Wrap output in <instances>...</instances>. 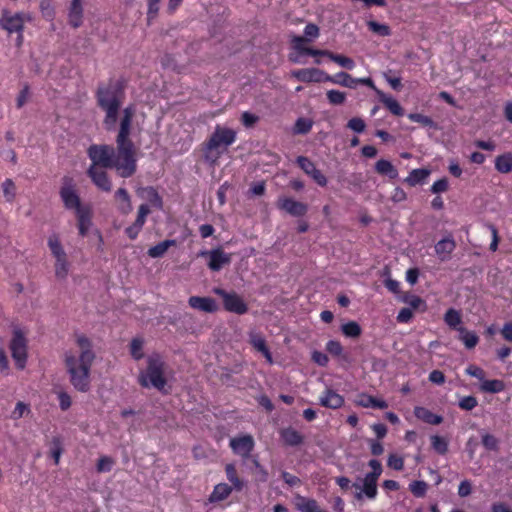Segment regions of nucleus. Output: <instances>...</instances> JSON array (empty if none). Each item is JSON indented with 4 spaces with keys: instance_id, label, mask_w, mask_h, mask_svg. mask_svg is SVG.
Returning a JSON list of instances; mask_svg holds the SVG:
<instances>
[{
    "instance_id": "obj_63",
    "label": "nucleus",
    "mask_w": 512,
    "mask_h": 512,
    "mask_svg": "<svg viewBox=\"0 0 512 512\" xmlns=\"http://www.w3.org/2000/svg\"><path fill=\"white\" fill-rule=\"evenodd\" d=\"M387 465L396 471H400L404 468V459L397 454H390Z\"/></svg>"
},
{
    "instance_id": "obj_31",
    "label": "nucleus",
    "mask_w": 512,
    "mask_h": 512,
    "mask_svg": "<svg viewBox=\"0 0 512 512\" xmlns=\"http://www.w3.org/2000/svg\"><path fill=\"white\" fill-rule=\"evenodd\" d=\"M459 340L463 342L467 349H473L479 342V337L474 331H469L465 327L459 329Z\"/></svg>"
},
{
    "instance_id": "obj_50",
    "label": "nucleus",
    "mask_w": 512,
    "mask_h": 512,
    "mask_svg": "<svg viewBox=\"0 0 512 512\" xmlns=\"http://www.w3.org/2000/svg\"><path fill=\"white\" fill-rule=\"evenodd\" d=\"M41 14L46 20L52 21L55 17V9L52 0H41L39 5Z\"/></svg>"
},
{
    "instance_id": "obj_10",
    "label": "nucleus",
    "mask_w": 512,
    "mask_h": 512,
    "mask_svg": "<svg viewBox=\"0 0 512 512\" xmlns=\"http://www.w3.org/2000/svg\"><path fill=\"white\" fill-rule=\"evenodd\" d=\"M59 195L67 210H73L76 213L79 209L86 207V205H82L81 203L80 196L77 193V189L72 178H63V185L60 188Z\"/></svg>"
},
{
    "instance_id": "obj_3",
    "label": "nucleus",
    "mask_w": 512,
    "mask_h": 512,
    "mask_svg": "<svg viewBox=\"0 0 512 512\" xmlns=\"http://www.w3.org/2000/svg\"><path fill=\"white\" fill-rule=\"evenodd\" d=\"M98 107L105 112L103 125L110 131L116 127L118 114L125 98V86L122 81L109 79L107 83H100L96 90Z\"/></svg>"
},
{
    "instance_id": "obj_27",
    "label": "nucleus",
    "mask_w": 512,
    "mask_h": 512,
    "mask_svg": "<svg viewBox=\"0 0 512 512\" xmlns=\"http://www.w3.org/2000/svg\"><path fill=\"white\" fill-rule=\"evenodd\" d=\"M233 489L234 488L227 483H219L215 485L209 496V502L218 503L226 500L231 495Z\"/></svg>"
},
{
    "instance_id": "obj_24",
    "label": "nucleus",
    "mask_w": 512,
    "mask_h": 512,
    "mask_svg": "<svg viewBox=\"0 0 512 512\" xmlns=\"http://www.w3.org/2000/svg\"><path fill=\"white\" fill-rule=\"evenodd\" d=\"M326 82L347 87L350 89H355L357 87L356 78H353L350 74L343 71L338 72L334 75L328 74V76L326 77Z\"/></svg>"
},
{
    "instance_id": "obj_48",
    "label": "nucleus",
    "mask_w": 512,
    "mask_h": 512,
    "mask_svg": "<svg viewBox=\"0 0 512 512\" xmlns=\"http://www.w3.org/2000/svg\"><path fill=\"white\" fill-rule=\"evenodd\" d=\"M367 26L370 31L376 33L380 36H389L391 34V29L387 24L378 23L376 21H368Z\"/></svg>"
},
{
    "instance_id": "obj_55",
    "label": "nucleus",
    "mask_w": 512,
    "mask_h": 512,
    "mask_svg": "<svg viewBox=\"0 0 512 512\" xmlns=\"http://www.w3.org/2000/svg\"><path fill=\"white\" fill-rule=\"evenodd\" d=\"M478 405V400L475 396H464L462 397L459 402L458 406L460 409L464 411H471Z\"/></svg>"
},
{
    "instance_id": "obj_14",
    "label": "nucleus",
    "mask_w": 512,
    "mask_h": 512,
    "mask_svg": "<svg viewBox=\"0 0 512 512\" xmlns=\"http://www.w3.org/2000/svg\"><path fill=\"white\" fill-rule=\"evenodd\" d=\"M292 76L295 77L297 80L304 82V83H310V82H326V77L328 74L320 69L317 68H303L294 70L292 72Z\"/></svg>"
},
{
    "instance_id": "obj_22",
    "label": "nucleus",
    "mask_w": 512,
    "mask_h": 512,
    "mask_svg": "<svg viewBox=\"0 0 512 512\" xmlns=\"http://www.w3.org/2000/svg\"><path fill=\"white\" fill-rule=\"evenodd\" d=\"M249 342L252 347L260 352L269 364L273 363L272 354L266 344L265 338L259 333L250 334Z\"/></svg>"
},
{
    "instance_id": "obj_36",
    "label": "nucleus",
    "mask_w": 512,
    "mask_h": 512,
    "mask_svg": "<svg viewBox=\"0 0 512 512\" xmlns=\"http://www.w3.org/2000/svg\"><path fill=\"white\" fill-rule=\"evenodd\" d=\"M430 175V170L425 168L413 169L409 176L405 179L406 183L410 186H416L417 184H421L425 181V179Z\"/></svg>"
},
{
    "instance_id": "obj_44",
    "label": "nucleus",
    "mask_w": 512,
    "mask_h": 512,
    "mask_svg": "<svg viewBox=\"0 0 512 512\" xmlns=\"http://www.w3.org/2000/svg\"><path fill=\"white\" fill-rule=\"evenodd\" d=\"M410 492L417 498H422L426 495L428 484L422 480H416L409 484Z\"/></svg>"
},
{
    "instance_id": "obj_6",
    "label": "nucleus",
    "mask_w": 512,
    "mask_h": 512,
    "mask_svg": "<svg viewBox=\"0 0 512 512\" xmlns=\"http://www.w3.org/2000/svg\"><path fill=\"white\" fill-rule=\"evenodd\" d=\"M134 116L135 107L133 105H128L122 110L115 142L117 149H120L121 152L137 157V147L130 138Z\"/></svg>"
},
{
    "instance_id": "obj_38",
    "label": "nucleus",
    "mask_w": 512,
    "mask_h": 512,
    "mask_svg": "<svg viewBox=\"0 0 512 512\" xmlns=\"http://www.w3.org/2000/svg\"><path fill=\"white\" fill-rule=\"evenodd\" d=\"M432 449L439 455H445L448 452L449 442L445 437L432 435L430 437Z\"/></svg>"
},
{
    "instance_id": "obj_9",
    "label": "nucleus",
    "mask_w": 512,
    "mask_h": 512,
    "mask_svg": "<svg viewBox=\"0 0 512 512\" xmlns=\"http://www.w3.org/2000/svg\"><path fill=\"white\" fill-rule=\"evenodd\" d=\"M213 293L222 298L223 307L227 312L243 315L248 312V305L235 291H226L223 288H213Z\"/></svg>"
},
{
    "instance_id": "obj_51",
    "label": "nucleus",
    "mask_w": 512,
    "mask_h": 512,
    "mask_svg": "<svg viewBox=\"0 0 512 512\" xmlns=\"http://www.w3.org/2000/svg\"><path fill=\"white\" fill-rule=\"evenodd\" d=\"M313 123L306 118H298L294 125V132L296 134H307L312 129Z\"/></svg>"
},
{
    "instance_id": "obj_7",
    "label": "nucleus",
    "mask_w": 512,
    "mask_h": 512,
    "mask_svg": "<svg viewBox=\"0 0 512 512\" xmlns=\"http://www.w3.org/2000/svg\"><path fill=\"white\" fill-rule=\"evenodd\" d=\"M9 349L15 361L16 368L23 370L26 367L28 359V341L20 328L13 330Z\"/></svg>"
},
{
    "instance_id": "obj_33",
    "label": "nucleus",
    "mask_w": 512,
    "mask_h": 512,
    "mask_svg": "<svg viewBox=\"0 0 512 512\" xmlns=\"http://www.w3.org/2000/svg\"><path fill=\"white\" fill-rule=\"evenodd\" d=\"M115 198L121 202L119 210L123 214H129L132 211L131 198L128 191L125 188H119L115 192Z\"/></svg>"
},
{
    "instance_id": "obj_60",
    "label": "nucleus",
    "mask_w": 512,
    "mask_h": 512,
    "mask_svg": "<svg viewBox=\"0 0 512 512\" xmlns=\"http://www.w3.org/2000/svg\"><path fill=\"white\" fill-rule=\"evenodd\" d=\"M391 73H392V71L389 70L388 72H385L383 74V77L393 90L400 91L403 88V85L401 83V78L392 76Z\"/></svg>"
},
{
    "instance_id": "obj_41",
    "label": "nucleus",
    "mask_w": 512,
    "mask_h": 512,
    "mask_svg": "<svg viewBox=\"0 0 512 512\" xmlns=\"http://www.w3.org/2000/svg\"><path fill=\"white\" fill-rule=\"evenodd\" d=\"M341 331L346 337L357 338L361 335L362 329L355 321H349L341 326Z\"/></svg>"
},
{
    "instance_id": "obj_32",
    "label": "nucleus",
    "mask_w": 512,
    "mask_h": 512,
    "mask_svg": "<svg viewBox=\"0 0 512 512\" xmlns=\"http://www.w3.org/2000/svg\"><path fill=\"white\" fill-rule=\"evenodd\" d=\"M225 473L234 490L241 491L244 487V482L239 478L235 465L232 463L227 464L225 466Z\"/></svg>"
},
{
    "instance_id": "obj_47",
    "label": "nucleus",
    "mask_w": 512,
    "mask_h": 512,
    "mask_svg": "<svg viewBox=\"0 0 512 512\" xmlns=\"http://www.w3.org/2000/svg\"><path fill=\"white\" fill-rule=\"evenodd\" d=\"M369 467L371 468V471L368 472L365 477L371 480L378 481L379 477L381 476L383 472L382 464L377 459H371L368 462Z\"/></svg>"
},
{
    "instance_id": "obj_39",
    "label": "nucleus",
    "mask_w": 512,
    "mask_h": 512,
    "mask_svg": "<svg viewBox=\"0 0 512 512\" xmlns=\"http://www.w3.org/2000/svg\"><path fill=\"white\" fill-rule=\"evenodd\" d=\"M403 301L407 303L412 310H420L421 312L427 310V304L420 296L407 295L404 297Z\"/></svg>"
},
{
    "instance_id": "obj_28",
    "label": "nucleus",
    "mask_w": 512,
    "mask_h": 512,
    "mask_svg": "<svg viewBox=\"0 0 512 512\" xmlns=\"http://www.w3.org/2000/svg\"><path fill=\"white\" fill-rule=\"evenodd\" d=\"M445 324L452 330L459 331L462 326V314L460 310L449 308L443 317Z\"/></svg>"
},
{
    "instance_id": "obj_4",
    "label": "nucleus",
    "mask_w": 512,
    "mask_h": 512,
    "mask_svg": "<svg viewBox=\"0 0 512 512\" xmlns=\"http://www.w3.org/2000/svg\"><path fill=\"white\" fill-rule=\"evenodd\" d=\"M168 368L167 362L160 353L153 352L149 354L146 358V368L141 370L138 375L139 385L142 388H155L162 393H166Z\"/></svg>"
},
{
    "instance_id": "obj_25",
    "label": "nucleus",
    "mask_w": 512,
    "mask_h": 512,
    "mask_svg": "<svg viewBox=\"0 0 512 512\" xmlns=\"http://www.w3.org/2000/svg\"><path fill=\"white\" fill-rule=\"evenodd\" d=\"M379 101L395 116L401 117L404 115V109L399 102L392 96L387 95L383 91H377Z\"/></svg>"
},
{
    "instance_id": "obj_45",
    "label": "nucleus",
    "mask_w": 512,
    "mask_h": 512,
    "mask_svg": "<svg viewBox=\"0 0 512 512\" xmlns=\"http://www.w3.org/2000/svg\"><path fill=\"white\" fill-rule=\"evenodd\" d=\"M143 191L146 193V198L148 201L156 208L161 209L163 206V201L161 196L159 195L158 191L152 187H146L143 189Z\"/></svg>"
},
{
    "instance_id": "obj_11",
    "label": "nucleus",
    "mask_w": 512,
    "mask_h": 512,
    "mask_svg": "<svg viewBox=\"0 0 512 512\" xmlns=\"http://www.w3.org/2000/svg\"><path fill=\"white\" fill-rule=\"evenodd\" d=\"M229 446L233 453L247 459L250 457L251 452L254 450L255 441L250 434H244L230 439Z\"/></svg>"
},
{
    "instance_id": "obj_62",
    "label": "nucleus",
    "mask_w": 512,
    "mask_h": 512,
    "mask_svg": "<svg viewBox=\"0 0 512 512\" xmlns=\"http://www.w3.org/2000/svg\"><path fill=\"white\" fill-rule=\"evenodd\" d=\"M408 118L412 122L419 123L423 126H432L433 125V120L431 117L420 114V113H410L408 115Z\"/></svg>"
},
{
    "instance_id": "obj_61",
    "label": "nucleus",
    "mask_w": 512,
    "mask_h": 512,
    "mask_svg": "<svg viewBox=\"0 0 512 512\" xmlns=\"http://www.w3.org/2000/svg\"><path fill=\"white\" fill-rule=\"evenodd\" d=\"M113 463L114 462H113L112 458H110L108 456H102L97 461V465H96L97 471L99 473L109 472L112 469Z\"/></svg>"
},
{
    "instance_id": "obj_18",
    "label": "nucleus",
    "mask_w": 512,
    "mask_h": 512,
    "mask_svg": "<svg viewBox=\"0 0 512 512\" xmlns=\"http://www.w3.org/2000/svg\"><path fill=\"white\" fill-rule=\"evenodd\" d=\"M188 304L191 308L206 313H214L218 310L216 301L211 297L191 296Z\"/></svg>"
},
{
    "instance_id": "obj_46",
    "label": "nucleus",
    "mask_w": 512,
    "mask_h": 512,
    "mask_svg": "<svg viewBox=\"0 0 512 512\" xmlns=\"http://www.w3.org/2000/svg\"><path fill=\"white\" fill-rule=\"evenodd\" d=\"M3 195L7 202H13L16 197V185L12 179L7 178L2 183Z\"/></svg>"
},
{
    "instance_id": "obj_64",
    "label": "nucleus",
    "mask_w": 512,
    "mask_h": 512,
    "mask_svg": "<svg viewBox=\"0 0 512 512\" xmlns=\"http://www.w3.org/2000/svg\"><path fill=\"white\" fill-rule=\"evenodd\" d=\"M29 411H30L29 406L27 404H25L24 402L19 401L16 403V406L11 413V418L13 420H18V419L22 418L24 416V414L28 413Z\"/></svg>"
},
{
    "instance_id": "obj_49",
    "label": "nucleus",
    "mask_w": 512,
    "mask_h": 512,
    "mask_svg": "<svg viewBox=\"0 0 512 512\" xmlns=\"http://www.w3.org/2000/svg\"><path fill=\"white\" fill-rule=\"evenodd\" d=\"M326 97L331 105H342L346 101V93L339 90H328Z\"/></svg>"
},
{
    "instance_id": "obj_19",
    "label": "nucleus",
    "mask_w": 512,
    "mask_h": 512,
    "mask_svg": "<svg viewBox=\"0 0 512 512\" xmlns=\"http://www.w3.org/2000/svg\"><path fill=\"white\" fill-rule=\"evenodd\" d=\"M435 253L440 261L444 262L450 259L452 252L456 248V242L451 235L444 237L435 244Z\"/></svg>"
},
{
    "instance_id": "obj_1",
    "label": "nucleus",
    "mask_w": 512,
    "mask_h": 512,
    "mask_svg": "<svg viewBox=\"0 0 512 512\" xmlns=\"http://www.w3.org/2000/svg\"><path fill=\"white\" fill-rule=\"evenodd\" d=\"M76 343L80 349L79 355L71 352L65 355V365L73 387L80 392L90 389V370L95 359L92 343L85 335H78Z\"/></svg>"
},
{
    "instance_id": "obj_37",
    "label": "nucleus",
    "mask_w": 512,
    "mask_h": 512,
    "mask_svg": "<svg viewBox=\"0 0 512 512\" xmlns=\"http://www.w3.org/2000/svg\"><path fill=\"white\" fill-rule=\"evenodd\" d=\"M505 389V383L499 379L485 380L481 383L480 390L485 393H500Z\"/></svg>"
},
{
    "instance_id": "obj_56",
    "label": "nucleus",
    "mask_w": 512,
    "mask_h": 512,
    "mask_svg": "<svg viewBox=\"0 0 512 512\" xmlns=\"http://www.w3.org/2000/svg\"><path fill=\"white\" fill-rule=\"evenodd\" d=\"M482 445L490 451H497L499 449L498 439L491 434H485L481 439Z\"/></svg>"
},
{
    "instance_id": "obj_57",
    "label": "nucleus",
    "mask_w": 512,
    "mask_h": 512,
    "mask_svg": "<svg viewBox=\"0 0 512 512\" xmlns=\"http://www.w3.org/2000/svg\"><path fill=\"white\" fill-rule=\"evenodd\" d=\"M347 128L350 130L356 132V133H362L365 131L366 123L365 121L360 117H353L347 122Z\"/></svg>"
},
{
    "instance_id": "obj_21",
    "label": "nucleus",
    "mask_w": 512,
    "mask_h": 512,
    "mask_svg": "<svg viewBox=\"0 0 512 512\" xmlns=\"http://www.w3.org/2000/svg\"><path fill=\"white\" fill-rule=\"evenodd\" d=\"M279 434L280 439L286 446L295 447L304 442V436L292 427L281 429Z\"/></svg>"
},
{
    "instance_id": "obj_35",
    "label": "nucleus",
    "mask_w": 512,
    "mask_h": 512,
    "mask_svg": "<svg viewBox=\"0 0 512 512\" xmlns=\"http://www.w3.org/2000/svg\"><path fill=\"white\" fill-rule=\"evenodd\" d=\"M48 247L55 260L67 258L66 252L57 235H52L48 238Z\"/></svg>"
},
{
    "instance_id": "obj_26",
    "label": "nucleus",
    "mask_w": 512,
    "mask_h": 512,
    "mask_svg": "<svg viewBox=\"0 0 512 512\" xmlns=\"http://www.w3.org/2000/svg\"><path fill=\"white\" fill-rule=\"evenodd\" d=\"M69 24L78 28L82 25L83 22V7L82 0H72L69 8Z\"/></svg>"
},
{
    "instance_id": "obj_53",
    "label": "nucleus",
    "mask_w": 512,
    "mask_h": 512,
    "mask_svg": "<svg viewBox=\"0 0 512 512\" xmlns=\"http://www.w3.org/2000/svg\"><path fill=\"white\" fill-rule=\"evenodd\" d=\"M296 163L308 176H310L313 171L317 169L315 164L306 156H298Z\"/></svg>"
},
{
    "instance_id": "obj_13",
    "label": "nucleus",
    "mask_w": 512,
    "mask_h": 512,
    "mask_svg": "<svg viewBox=\"0 0 512 512\" xmlns=\"http://www.w3.org/2000/svg\"><path fill=\"white\" fill-rule=\"evenodd\" d=\"M277 207L295 217L304 216L308 211V206L306 204L296 201L290 197L280 198L277 202Z\"/></svg>"
},
{
    "instance_id": "obj_30",
    "label": "nucleus",
    "mask_w": 512,
    "mask_h": 512,
    "mask_svg": "<svg viewBox=\"0 0 512 512\" xmlns=\"http://www.w3.org/2000/svg\"><path fill=\"white\" fill-rule=\"evenodd\" d=\"M176 245V240L167 239L162 242H159L155 246H152L148 249L147 254L151 258H160L164 256V254L168 251V249L172 246Z\"/></svg>"
},
{
    "instance_id": "obj_54",
    "label": "nucleus",
    "mask_w": 512,
    "mask_h": 512,
    "mask_svg": "<svg viewBox=\"0 0 512 512\" xmlns=\"http://www.w3.org/2000/svg\"><path fill=\"white\" fill-rule=\"evenodd\" d=\"M161 0H147V22L148 25L157 17Z\"/></svg>"
},
{
    "instance_id": "obj_52",
    "label": "nucleus",
    "mask_w": 512,
    "mask_h": 512,
    "mask_svg": "<svg viewBox=\"0 0 512 512\" xmlns=\"http://www.w3.org/2000/svg\"><path fill=\"white\" fill-rule=\"evenodd\" d=\"M69 272V263L67 258H63L55 261V275L59 279L67 277Z\"/></svg>"
},
{
    "instance_id": "obj_43",
    "label": "nucleus",
    "mask_w": 512,
    "mask_h": 512,
    "mask_svg": "<svg viewBox=\"0 0 512 512\" xmlns=\"http://www.w3.org/2000/svg\"><path fill=\"white\" fill-rule=\"evenodd\" d=\"M377 482L375 480L368 479L364 477L363 479V487H362V493L368 498V499H375L378 494L377 489Z\"/></svg>"
},
{
    "instance_id": "obj_2",
    "label": "nucleus",
    "mask_w": 512,
    "mask_h": 512,
    "mask_svg": "<svg viewBox=\"0 0 512 512\" xmlns=\"http://www.w3.org/2000/svg\"><path fill=\"white\" fill-rule=\"evenodd\" d=\"M87 155L92 162L90 166L115 169L122 178H130L137 171V157L126 155L111 145L92 144Z\"/></svg>"
},
{
    "instance_id": "obj_29",
    "label": "nucleus",
    "mask_w": 512,
    "mask_h": 512,
    "mask_svg": "<svg viewBox=\"0 0 512 512\" xmlns=\"http://www.w3.org/2000/svg\"><path fill=\"white\" fill-rule=\"evenodd\" d=\"M375 171L382 175V176H387L389 177V179H396L398 177V171L397 169L394 167V165L388 161V160H385V159H380L376 162L375 164Z\"/></svg>"
},
{
    "instance_id": "obj_58",
    "label": "nucleus",
    "mask_w": 512,
    "mask_h": 512,
    "mask_svg": "<svg viewBox=\"0 0 512 512\" xmlns=\"http://www.w3.org/2000/svg\"><path fill=\"white\" fill-rule=\"evenodd\" d=\"M51 444V456L53 457L54 462L57 465L60 461V456L63 451L61 439L59 437H53Z\"/></svg>"
},
{
    "instance_id": "obj_5",
    "label": "nucleus",
    "mask_w": 512,
    "mask_h": 512,
    "mask_svg": "<svg viewBox=\"0 0 512 512\" xmlns=\"http://www.w3.org/2000/svg\"><path fill=\"white\" fill-rule=\"evenodd\" d=\"M236 141V132L230 128L217 125L209 139L203 143V158L205 162L214 164L220 158L222 151Z\"/></svg>"
},
{
    "instance_id": "obj_12",
    "label": "nucleus",
    "mask_w": 512,
    "mask_h": 512,
    "mask_svg": "<svg viewBox=\"0 0 512 512\" xmlns=\"http://www.w3.org/2000/svg\"><path fill=\"white\" fill-rule=\"evenodd\" d=\"M105 169L106 168L90 166L87 170V175L97 188L105 192H110L112 182Z\"/></svg>"
},
{
    "instance_id": "obj_15",
    "label": "nucleus",
    "mask_w": 512,
    "mask_h": 512,
    "mask_svg": "<svg viewBox=\"0 0 512 512\" xmlns=\"http://www.w3.org/2000/svg\"><path fill=\"white\" fill-rule=\"evenodd\" d=\"M209 257L208 267L212 271H220L225 265H229L231 257L225 253L221 248L212 249L203 253Z\"/></svg>"
},
{
    "instance_id": "obj_34",
    "label": "nucleus",
    "mask_w": 512,
    "mask_h": 512,
    "mask_svg": "<svg viewBox=\"0 0 512 512\" xmlns=\"http://www.w3.org/2000/svg\"><path fill=\"white\" fill-rule=\"evenodd\" d=\"M495 168L498 172L507 174L512 171V153H504L495 159Z\"/></svg>"
},
{
    "instance_id": "obj_40",
    "label": "nucleus",
    "mask_w": 512,
    "mask_h": 512,
    "mask_svg": "<svg viewBox=\"0 0 512 512\" xmlns=\"http://www.w3.org/2000/svg\"><path fill=\"white\" fill-rule=\"evenodd\" d=\"M329 59L347 70H353L356 66L352 58L342 54H336L332 52Z\"/></svg>"
},
{
    "instance_id": "obj_8",
    "label": "nucleus",
    "mask_w": 512,
    "mask_h": 512,
    "mask_svg": "<svg viewBox=\"0 0 512 512\" xmlns=\"http://www.w3.org/2000/svg\"><path fill=\"white\" fill-rule=\"evenodd\" d=\"M30 20V16L24 12H16L12 14L8 9H3L0 17V27L9 35L13 33L19 34L22 38L25 22Z\"/></svg>"
},
{
    "instance_id": "obj_16",
    "label": "nucleus",
    "mask_w": 512,
    "mask_h": 512,
    "mask_svg": "<svg viewBox=\"0 0 512 512\" xmlns=\"http://www.w3.org/2000/svg\"><path fill=\"white\" fill-rule=\"evenodd\" d=\"M319 404L329 409H339L344 405V397L336 391L327 388L319 397Z\"/></svg>"
},
{
    "instance_id": "obj_20",
    "label": "nucleus",
    "mask_w": 512,
    "mask_h": 512,
    "mask_svg": "<svg viewBox=\"0 0 512 512\" xmlns=\"http://www.w3.org/2000/svg\"><path fill=\"white\" fill-rule=\"evenodd\" d=\"M77 228L81 237H86L92 226V209L89 205L75 213Z\"/></svg>"
},
{
    "instance_id": "obj_42",
    "label": "nucleus",
    "mask_w": 512,
    "mask_h": 512,
    "mask_svg": "<svg viewBox=\"0 0 512 512\" xmlns=\"http://www.w3.org/2000/svg\"><path fill=\"white\" fill-rule=\"evenodd\" d=\"M143 345H144L143 339H141V338H133L132 339V341L130 343V354L134 360L139 361L144 357Z\"/></svg>"
},
{
    "instance_id": "obj_17",
    "label": "nucleus",
    "mask_w": 512,
    "mask_h": 512,
    "mask_svg": "<svg viewBox=\"0 0 512 512\" xmlns=\"http://www.w3.org/2000/svg\"><path fill=\"white\" fill-rule=\"evenodd\" d=\"M294 506L298 512H327L319 505L317 500L300 494L294 496Z\"/></svg>"
},
{
    "instance_id": "obj_23",
    "label": "nucleus",
    "mask_w": 512,
    "mask_h": 512,
    "mask_svg": "<svg viewBox=\"0 0 512 512\" xmlns=\"http://www.w3.org/2000/svg\"><path fill=\"white\" fill-rule=\"evenodd\" d=\"M413 412L415 417L424 423L430 425H439L443 422V417L441 415L434 414L426 407L415 406Z\"/></svg>"
},
{
    "instance_id": "obj_59",
    "label": "nucleus",
    "mask_w": 512,
    "mask_h": 512,
    "mask_svg": "<svg viewBox=\"0 0 512 512\" xmlns=\"http://www.w3.org/2000/svg\"><path fill=\"white\" fill-rule=\"evenodd\" d=\"M326 350L329 354L334 357H340L343 354V346L337 340H329L326 343Z\"/></svg>"
}]
</instances>
